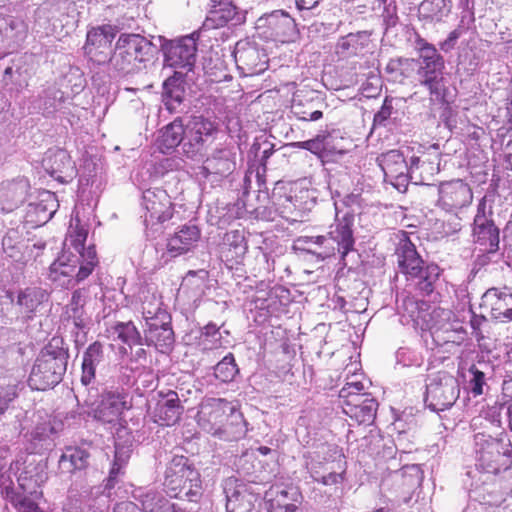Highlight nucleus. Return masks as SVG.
I'll return each mask as SVG.
<instances>
[{"label": "nucleus", "instance_id": "f257e3e1", "mask_svg": "<svg viewBox=\"0 0 512 512\" xmlns=\"http://www.w3.org/2000/svg\"><path fill=\"white\" fill-rule=\"evenodd\" d=\"M88 231L72 218L62 254L51 264L49 278L60 286L69 287L85 280L98 263L93 246L84 247Z\"/></svg>", "mask_w": 512, "mask_h": 512}, {"label": "nucleus", "instance_id": "f03ea898", "mask_svg": "<svg viewBox=\"0 0 512 512\" xmlns=\"http://www.w3.org/2000/svg\"><path fill=\"white\" fill-rule=\"evenodd\" d=\"M88 231L72 218L62 254L51 264L49 278L60 286L69 287L85 280L98 263L93 246L84 247Z\"/></svg>", "mask_w": 512, "mask_h": 512}, {"label": "nucleus", "instance_id": "7ed1b4c3", "mask_svg": "<svg viewBox=\"0 0 512 512\" xmlns=\"http://www.w3.org/2000/svg\"><path fill=\"white\" fill-rule=\"evenodd\" d=\"M197 423L203 431L224 440L241 439L247 432V423L236 404L222 398L203 400Z\"/></svg>", "mask_w": 512, "mask_h": 512}, {"label": "nucleus", "instance_id": "20e7f679", "mask_svg": "<svg viewBox=\"0 0 512 512\" xmlns=\"http://www.w3.org/2000/svg\"><path fill=\"white\" fill-rule=\"evenodd\" d=\"M163 485L171 497L188 501H196L202 491L199 472L184 456H175L168 463Z\"/></svg>", "mask_w": 512, "mask_h": 512}, {"label": "nucleus", "instance_id": "39448f33", "mask_svg": "<svg viewBox=\"0 0 512 512\" xmlns=\"http://www.w3.org/2000/svg\"><path fill=\"white\" fill-rule=\"evenodd\" d=\"M152 43L139 34H122L117 40L109 64L117 72L129 74L140 69L142 63L150 60Z\"/></svg>", "mask_w": 512, "mask_h": 512}, {"label": "nucleus", "instance_id": "423d86ee", "mask_svg": "<svg viewBox=\"0 0 512 512\" xmlns=\"http://www.w3.org/2000/svg\"><path fill=\"white\" fill-rule=\"evenodd\" d=\"M67 357L62 349L46 346L37 356L30 375L29 385L35 390H46L57 385L66 371Z\"/></svg>", "mask_w": 512, "mask_h": 512}, {"label": "nucleus", "instance_id": "0eeeda50", "mask_svg": "<svg viewBox=\"0 0 512 512\" xmlns=\"http://www.w3.org/2000/svg\"><path fill=\"white\" fill-rule=\"evenodd\" d=\"M476 467L487 474H497L511 465L509 444L485 434L475 435Z\"/></svg>", "mask_w": 512, "mask_h": 512}, {"label": "nucleus", "instance_id": "6e6552de", "mask_svg": "<svg viewBox=\"0 0 512 512\" xmlns=\"http://www.w3.org/2000/svg\"><path fill=\"white\" fill-rule=\"evenodd\" d=\"M186 141L182 149L191 159L203 157L207 147L212 143L217 133L216 125L201 116L193 117L185 130Z\"/></svg>", "mask_w": 512, "mask_h": 512}, {"label": "nucleus", "instance_id": "1a4fd4ad", "mask_svg": "<svg viewBox=\"0 0 512 512\" xmlns=\"http://www.w3.org/2000/svg\"><path fill=\"white\" fill-rule=\"evenodd\" d=\"M460 394L457 379L445 371L432 376L426 386V400L434 410L451 407Z\"/></svg>", "mask_w": 512, "mask_h": 512}, {"label": "nucleus", "instance_id": "9d476101", "mask_svg": "<svg viewBox=\"0 0 512 512\" xmlns=\"http://www.w3.org/2000/svg\"><path fill=\"white\" fill-rule=\"evenodd\" d=\"M45 468L43 463L27 458L23 462L17 460L12 463L9 472L16 477L18 487L23 494L40 498L42 492L39 488L47 478Z\"/></svg>", "mask_w": 512, "mask_h": 512}, {"label": "nucleus", "instance_id": "9b49d317", "mask_svg": "<svg viewBox=\"0 0 512 512\" xmlns=\"http://www.w3.org/2000/svg\"><path fill=\"white\" fill-rule=\"evenodd\" d=\"M142 206L145 210L144 223L147 228L157 231L155 226L170 220L173 205L170 196L163 189H148L143 192Z\"/></svg>", "mask_w": 512, "mask_h": 512}, {"label": "nucleus", "instance_id": "f8f14e48", "mask_svg": "<svg viewBox=\"0 0 512 512\" xmlns=\"http://www.w3.org/2000/svg\"><path fill=\"white\" fill-rule=\"evenodd\" d=\"M472 237L474 243L481 247L482 251L495 252L499 244V229L492 219V211L487 207L483 198L478 206L474 217Z\"/></svg>", "mask_w": 512, "mask_h": 512}, {"label": "nucleus", "instance_id": "ddd939ff", "mask_svg": "<svg viewBox=\"0 0 512 512\" xmlns=\"http://www.w3.org/2000/svg\"><path fill=\"white\" fill-rule=\"evenodd\" d=\"M452 312L444 308H434L431 312L422 313L418 316L422 320L421 329L430 331L437 343H448L454 341V334L459 329V323L452 321Z\"/></svg>", "mask_w": 512, "mask_h": 512}, {"label": "nucleus", "instance_id": "4468645a", "mask_svg": "<svg viewBox=\"0 0 512 512\" xmlns=\"http://www.w3.org/2000/svg\"><path fill=\"white\" fill-rule=\"evenodd\" d=\"M132 407L129 395L124 391H107L101 395L100 401L93 409V417L103 424L118 425L124 411Z\"/></svg>", "mask_w": 512, "mask_h": 512}, {"label": "nucleus", "instance_id": "2eb2a0df", "mask_svg": "<svg viewBox=\"0 0 512 512\" xmlns=\"http://www.w3.org/2000/svg\"><path fill=\"white\" fill-rule=\"evenodd\" d=\"M197 38L193 33L162 45L166 65L190 70L196 61Z\"/></svg>", "mask_w": 512, "mask_h": 512}, {"label": "nucleus", "instance_id": "dca6fc26", "mask_svg": "<svg viewBox=\"0 0 512 512\" xmlns=\"http://www.w3.org/2000/svg\"><path fill=\"white\" fill-rule=\"evenodd\" d=\"M233 54L236 66L244 76L257 75L267 69V55L253 42L238 41Z\"/></svg>", "mask_w": 512, "mask_h": 512}, {"label": "nucleus", "instance_id": "f3484780", "mask_svg": "<svg viewBox=\"0 0 512 512\" xmlns=\"http://www.w3.org/2000/svg\"><path fill=\"white\" fill-rule=\"evenodd\" d=\"M397 256L401 272L411 278L419 277L428 281L425 285L426 289L431 286L432 282L430 280V276L427 275L428 272L434 273L435 276H438L437 267H427L426 270L423 269L422 259L418 255L414 244L406 237L401 239L399 242Z\"/></svg>", "mask_w": 512, "mask_h": 512}, {"label": "nucleus", "instance_id": "a211bd4d", "mask_svg": "<svg viewBox=\"0 0 512 512\" xmlns=\"http://www.w3.org/2000/svg\"><path fill=\"white\" fill-rule=\"evenodd\" d=\"M437 204L448 212H456L471 204L473 193L470 186L462 180H452L440 184Z\"/></svg>", "mask_w": 512, "mask_h": 512}, {"label": "nucleus", "instance_id": "6ab92c4d", "mask_svg": "<svg viewBox=\"0 0 512 512\" xmlns=\"http://www.w3.org/2000/svg\"><path fill=\"white\" fill-rule=\"evenodd\" d=\"M379 165L386 181H389L397 190L406 189L409 181L410 164L408 165L404 151L390 150L381 155Z\"/></svg>", "mask_w": 512, "mask_h": 512}, {"label": "nucleus", "instance_id": "aec40b11", "mask_svg": "<svg viewBox=\"0 0 512 512\" xmlns=\"http://www.w3.org/2000/svg\"><path fill=\"white\" fill-rule=\"evenodd\" d=\"M480 308L494 320L510 322L512 321V293L507 289L490 288L483 294Z\"/></svg>", "mask_w": 512, "mask_h": 512}, {"label": "nucleus", "instance_id": "412c9836", "mask_svg": "<svg viewBox=\"0 0 512 512\" xmlns=\"http://www.w3.org/2000/svg\"><path fill=\"white\" fill-rule=\"evenodd\" d=\"M158 396L159 398L152 411L154 421L162 426L174 425L183 412L178 393L169 390L166 393L160 392Z\"/></svg>", "mask_w": 512, "mask_h": 512}, {"label": "nucleus", "instance_id": "4be33fe9", "mask_svg": "<svg viewBox=\"0 0 512 512\" xmlns=\"http://www.w3.org/2000/svg\"><path fill=\"white\" fill-rule=\"evenodd\" d=\"M201 232L196 225H183L167 238L166 251L170 257H177L194 249Z\"/></svg>", "mask_w": 512, "mask_h": 512}, {"label": "nucleus", "instance_id": "5701e85b", "mask_svg": "<svg viewBox=\"0 0 512 512\" xmlns=\"http://www.w3.org/2000/svg\"><path fill=\"white\" fill-rule=\"evenodd\" d=\"M46 172L61 183L69 182L75 175V165L69 154L64 150L49 152L43 159Z\"/></svg>", "mask_w": 512, "mask_h": 512}, {"label": "nucleus", "instance_id": "b1692460", "mask_svg": "<svg viewBox=\"0 0 512 512\" xmlns=\"http://www.w3.org/2000/svg\"><path fill=\"white\" fill-rule=\"evenodd\" d=\"M439 171L440 156L436 151L412 156L410 159L409 179L415 184H425Z\"/></svg>", "mask_w": 512, "mask_h": 512}, {"label": "nucleus", "instance_id": "393cba45", "mask_svg": "<svg viewBox=\"0 0 512 512\" xmlns=\"http://www.w3.org/2000/svg\"><path fill=\"white\" fill-rule=\"evenodd\" d=\"M264 20L270 36L278 42L288 43L295 40L297 36L296 25L294 19L283 11H274L267 15Z\"/></svg>", "mask_w": 512, "mask_h": 512}, {"label": "nucleus", "instance_id": "a878e982", "mask_svg": "<svg viewBox=\"0 0 512 512\" xmlns=\"http://www.w3.org/2000/svg\"><path fill=\"white\" fill-rule=\"evenodd\" d=\"M238 16L237 7L231 0H211V7L203 22V27L207 30L218 29L236 19L239 20Z\"/></svg>", "mask_w": 512, "mask_h": 512}, {"label": "nucleus", "instance_id": "bb28decb", "mask_svg": "<svg viewBox=\"0 0 512 512\" xmlns=\"http://www.w3.org/2000/svg\"><path fill=\"white\" fill-rule=\"evenodd\" d=\"M26 26L24 22L11 17H0V58L8 50L14 49L24 39Z\"/></svg>", "mask_w": 512, "mask_h": 512}, {"label": "nucleus", "instance_id": "cd10ccee", "mask_svg": "<svg viewBox=\"0 0 512 512\" xmlns=\"http://www.w3.org/2000/svg\"><path fill=\"white\" fill-rule=\"evenodd\" d=\"M58 204L54 193L43 191L39 194V200L30 203L26 213V220L37 226L47 223L55 214Z\"/></svg>", "mask_w": 512, "mask_h": 512}, {"label": "nucleus", "instance_id": "c85d7f7f", "mask_svg": "<svg viewBox=\"0 0 512 512\" xmlns=\"http://www.w3.org/2000/svg\"><path fill=\"white\" fill-rule=\"evenodd\" d=\"M345 414L354 418L358 423H370L374 420L378 404L375 399L365 396L360 400L344 399Z\"/></svg>", "mask_w": 512, "mask_h": 512}, {"label": "nucleus", "instance_id": "c756f323", "mask_svg": "<svg viewBox=\"0 0 512 512\" xmlns=\"http://www.w3.org/2000/svg\"><path fill=\"white\" fill-rule=\"evenodd\" d=\"M28 191L26 181L0 185V206L3 212H11L25 200Z\"/></svg>", "mask_w": 512, "mask_h": 512}, {"label": "nucleus", "instance_id": "7c9ffc66", "mask_svg": "<svg viewBox=\"0 0 512 512\" xmlns=\"http://www.w3.org/2000/svg\"><path fill=\"white\" fill-rule=\"evenodd\" d=\"M444 63L418 62L417 77L419 83L425 86L431 95L440 94V84Z\"/></svg>", "mask_w": 512, "mask_h": 512}, {"label": "nucleus", "instance_id": "2f4dec72", "mask_svg": "<svg viewBox=\"0 0 512 512\" xmlns=\"http://www.w3.org/2000/svg\"><path fill=\"white\" fill-rule=\"evenodd\" d=\"M104 360V348L100 342L90 344L83 353L81 382L90 384L96 375V367Z\"/></svg>", "mask_w": 512, "mask_h": 512}, {"label": "nucleus", "instance_id": "473e14b6", "mask_svg": "<svg viewBox=\"0 0 512 512\" xmlns=\"http://www.w3.org/2000/svg\"><path fill=\"white\" fill-rule=\"evenodd\" d=\"M185 128L180 119L164 126L157 137V147L162 153L173 151L184 139Z\"/></svg>", "mask_w": 512, "mask_h": 512}, {"label": "nucleus", "instance_id": "72a5a7b5", "mask_svg": "<svg viewBox=\"0 0 512 512\" xmlns=\"http://www.w3.org/2000/svg\"><path fill=\"white\" fill-rule=\"evenodd\" d=\"M154 325H146V339L153 343L161 352L167 351L174 342V333L169 324V319L162 322H154Z\"/></svg>", "mask_w": 512, "mask_h": 512}, {"label": "nucleus", "instance_id": "f704fd0d", "mask_svg": "<svg viewBox=\"0 0 512 512\" xmlns=\"http://www.w3.org/2000/svg\"><path fill=\"white\" fill-rule=\"evenodd\" d=\"M258 497L249 492L246 487L240 486L232 494L227 495V512H257L255 503Z\"/></svg>", "mask_w": 512, "mask_h": 512}, {"label": "nucleus", "instance_id": "c9c22d12", "mask_svg": "<svg viewBox=\"0 0 512 512\" xmlns=\"http://www.w3.org/2000/svg\"><path fill=\"white\" fill-rule=\"evenodd\" d=\"M293 146L308 150L321 159L328 158L334 154L342 155L344 153L342 149H337L331 145L330 136L325 134H319L307 141L295 142Z\"/></svg>", "mask_w": 512, "mask_h": 512}, {"label": "nucleus", "instance_id": "e433bc0d", "mask_svg": "<svg viewBox=\"0 0 512 512\" xmlns=\"http://www.w3.org/2000/svg\"><path fill=\"white\" fill-rule=\"evenodd\" d=\"M204 163L206 170L218 175L229 174L235 168L234 154L228 148L215 150Z\"/></svg>", "mask_w": 512, "mask_h": 512}, {"label": "nucleus", "instance_id": "4c0bfd02", "mask_svg": "<svg viewBox=\"0 0 512 512\" xmlns=\"http://www.w3.org/2000/svg\"><path fill=\"white\" fill-rule=\"evenodd\" d=\"M353 216L345 214L341 220H338L335 229L329 232L331 238L337 242L339 251L345 256L352 248L354 244L352 234Z\"/></svg>", "mask_w": 512, "mask_h": 512}, {"label": "nucleus", "instance_id": "58836bf2", "mask_svg": "<svg viewBox=\"0 0 512 512\" xmlns=\"http://www.w3.org/2000/svg\"><path fill=\"white\" fill-rule=\"evenodd\" d=\"M141 313L146 325H154V322H164L169 319L167 312L162 308L161 297L151 293L143 297Z\"/></svg>", "mask_w": 512, "mask_h": 512}, {"label": "nucleus", "instance_id": "ea45409f", "mask_svg": "<svg viewBox=\"0 0 512 512\" xmlns=\"http://www.w3.org/2000/svg\"><path fill=\"white\" fill-rule=\"evenodd\" d=\"M135 498L139 499L145 512H186L154 491L146 493L140 491Z\"/></svg>", "mask_w": 512, "mask_h": 512}, {"label": "nucleus", "instance_id": "a19ab883", "mask_svg": "<svg viewBox=\"0 0 512 512\" xmlns=\"http://www.w3.org/2000/svg\"><path fill=\"white\" fill-rule=\"evenodd\" d=\"M108 337L113 341H121L124 344L140 345L142 338L137 327L132 321L118 322L107 329Z\"/></svg>", "mask_w": 512, "mask_h": 512}, {"label": "nucleus", "instance_id": "79ce46f5", "mask_svg": "<svg viewBox=\"0 0 512 512\" xmlns=\"http://www.w3.org/2000/svg\"><path fill=\"white\" fill-rule=\"evenodd\" d=\"M451 0H424L419 7V15L432 22H440L451 12Z\"/></svg>", "mask_w": 512, "mask_h": 512}, {"label": "nucleus", "instance_id": "37998d69", "mask_svg": "<svg viewBox=\"0 0 512 512\" xmlns=\"http://www.w3.org/2000/svg\"><path fill=\"white\" fill-rule=\"evenodd\" d=\"M335 453L338 454V460L336 461V470H333L335 467H327L325 470L327 471L326 474H320L318 471H311V476L314 479V481L319 482L325 486H337L339 484H342L345 480V461L344 456L337 451V448L335 447Z\"/></svg>", "mask_w": 512, "mask_h": 512}, {"label": "nucleus", "instance_id": "c03bdc74", "mask_svg": "<svg viewBox=\"0 0 512 512\" xmlns=\"http://www.w3.org/2000/svg\"><path fill=\"white\" fill-rule=\"evenodd\" d=\"M89 456L90 454L83 448L67 447L60 457V468L67 472L84 469L88 465Z\"/></svg>", "mask_w": 512, "mask_h": 512}, {"label": "nucleus", "instance_id": "a18cd8bd", "mask_svg": "<svg viewBox=\"0 0 512 512\" xmlns=\"http://www.w3.org/2000/svg\"><path fill=\"white\" fill-rule=\"evenodd\" d=\"M86 296L84 291L75 290L70 303L66 307V315L71 319L75 327L83 329L87 324V317L84 310Z\"/></svg>", "mask_w": 512, "mask_h": 512}, {"label": "nucleus", "instance_id": "49530a36", "mask_svg": "<svg viewBox=\"0 0 512 512\" xmlns=\"http://www.w3.org/2000/svg\"><path fill=\"white\" fill-rule=\"evenodd\" d=\"M114 38L115 32L111 26L93 28L87 33L84 49L89 47L110 49Z\"/></svg>", "mask_w": 512, "mask_h": 512}, {"label": "nucleus", "instance_id": "de8ad7c7", "mask_svg": "<svg viewBox=\"0 0 512 512\" xmlns=\"http://www.w3.org/2000/svg\"><path fill=\"white\" fill-rule=\"evenodd\" d=\"M47 299V294L40 288H27L18 295L17 303L25 313L34 312L37 307Z\"/></svg>", "mask_w": 512, "mask_h": 512}, {"label": "nucleus", "instance_id": "09e8293b", "mask_svg": "<svg viewBox=\"0 0 512 512\" xmlns=\"http://www.w3.org/2000/svg\"><path fill=\"white\" fill-rule=\"evenodd\" d=\"M363 40H367L364 34H348L338 40L336 52L341 56L356 55L364 47Z\"/></svg>", "mask_w": 512, "mask_h": 512}, {"label": "nucleus", "instance_id": "8fccbe9b", "mask_svg": "<svg viewBox=\"0 0 512 512\" xmlns=\"http://www.w3.org/2000/svg\"><path fill=\"white\" fill-rule=\"evenodd\" d=\"M207 279V272L200 270L198 272L190 271L183 279L181 289L190 291L193 296L200 297L205 291V283Z\"/></svg>", "mask_w": 512, "mask_h": 512}, {"label": "nucleus", "instance_id": "3c124183", "mask_svg": "<svg viewBox=\"0 0 512 512\" xmlns=\"http://www.w3.org/2000/svg\"><path fill=\"white\" fill-rule=\"evenodd\" d=\"M199 345L203 350H215L223 347L222 334L215 324H208L204 327Z\"/></svg>", "mask_w": 512, "mask_h": 512}, {"label": "nucleus", "instance_id": "603ef678", "mask_svg": "<svg viewBox=\"0 0 512 512\" xmlns=\"http://www.w3.org/2000/svg\"><path fill=\"white\" fill-rule=\"evenodd\" d=\"M224 243L229 246L230 251H233L234 255L232 258H235L236 261L241 259L247 252L244 234L239 230L227 232L224 237Z\"/></svg>", "mask_w": 512, "mask_h": 512}, {"label": "nucleus", "instance_id": "864d4df0", "mask_svg": "<svg viewBox=\"0 0 512 512\" xmlns=\"http://www.w3.org/2000/svg\"><path fill=\"white\" fill-rule=\"evenodd\" d=\"M237 373L238 368L231 353L226 355L214 368L215 377L222 382L233 380Z\"/></svg>", "mask_w": 512, "mask_h": 512}, {"label": "nucleus", "instance_id": "5fc2aeb1", "mask_svg": "<svg viewBox=\"0 0 512 512\" xmlns=\"http://www.w3.org/2000/svg\"><path fill=\"white\" fill-rule=\"evenodd\" d=\"M7 498L14 505V507L18 510V512H42L38 505L35 503L37 498L31 496V498L20 495L18 492L7 490Z\"/></svg>", "mask_w": 512, "mask_h": 512}, {"label": "nucleus", "instance_id": "6e6d98bb", "mask_svg": "<svg viewBox=\"0 0 512 512\" xmlns=\"http://www.w3.org/2000/svg\"><path fill=\"white\" fill-rule=\"evenodd\" d=\"M408 59H391L385 67L386 73L393 81L401 82L406 77L405 71L410 67L411 63Z\"/></svg>", "mask_w": 512, "mask_h": 512}, {"label": "nucleus", "instance_id": "4d7b16f0", "mask_svg": "<svg viewBox=\"0 0 512 512\" xmlns=\"http://www.w3.org/2000/svg\"><path fill=\"white\" fill-rule=\"evenodd\" d=\"M3 82L6 86L12 85L17 91H20L24 87H27L28 77L19 69L14 70L12 67H7L4 71Z\"/></svg>", "mask_w": 512, "mask_h": 512}, {"label": "nucleus", "instance_id": "13d9d810", "mask_svg": "<svg viewBox=\"0 0 512 512\" xmlns=\"http://www.w3.org/2000/svg\"><path fill=\"white\" fill-rule=\"evenodd\" d=\"M130 458V449L128 447L116 446L115 457L112 468L110 470V479H114L120 472L121 469L127 464Z\"/></svg>", "mask_w": 512, "mask_h": 512}, {"label": "nucleus", "instance_id": "bf43d9fd", "mask_svg": "<svg viewBox=\"0 0 512 512\" xmlns=\"http://www.w3.org/2000/svg\"><path fill=\"white\" fill-rule=\"evenodd\" d=\"M417 45L420 53L418 62L444 63L442 56L437 52L434 46L424 40H420Z\"/></svg>", "mask_w": 512, "mask_h": 512}, {"label": "nucleus", "instance_id": "052dcab7", "mask_svg": "<svg viewBox=\"0 0 512 512\" xmlns=\"http://www.w3.org/2000/svg\"><path fill=\"white\" fill-rule=\"evenodd\" d=\"M291 112L296 118L302 121H317L322 118V112L320 110H306L304 109L301 102L296 100L291 105Z\"/></svg>", "mask_w": 512, "mask_h": 512}, {"label": "nucleus", "instance_id": "680f3d73", "mask_svg": "<svg viewBox=\"0 0 512 512\" xmlns=\"http://www.w3.org/2000/svg\"><path fill=\"white\" fill-rule=\"evenodd\" d=\"M17 385H0V415L9 407L10 403L17 397Z\"/></svg>", "mask_w": 512, "mask_h": 512}, {"label": "nucleus", "instance_id": "e2e57ef3", "mask_svg": "<svg viewBox=\"0 0 512 512\" xmlns=\"http://www.w3.org/2000/svg\"><path fill=\"white\" fill-rule=\"evenodd\" d=\"M469 373L471 374V378L469 380V385L471 392L474 396H479L483 393V386L485 384V375L483 372L479 371L475 365H472L469 369Z\"/></svg>", "mask_w": 512, "mask_h": 512}, {"label": "nucleus", "instance_id": "0e129e2a", "mask_svg": "<svg viewBox=\"0 0 512 512\" xmlns=\"http://www.w3.org/2000/svg\"><path fill=\"white\" fill-rule=\"evenodd\" d=\"M359 388H365L364 382H363V375L353 373L351 376H347L346 383L340 390L339 396L342 399H348L350 396L354 393V391H351V387H358Z\"/></svg>", "mask_w": 512, "mask_h": 512}, {"label": "nucleus", "instance_id": "69168bd1", "mask_svg": "<svg viewBox=\"0 0 512 512\" xmlns=\"http://www.w3.org/2000/svg\"><path fill=\"white\" fill-rule=\"evenodd\" d=\"M85 53L90 58L91 61L98 65L109 63L110 58V49H103V48H94L89 47L85 48Z\"/></svg>", "mask_w": 512, "mask_h": 512}, {"label": "nucleus", "instance_id": "338daca9", "mask_svg": "<svg viewBox=\"0 0 512 512\" xmlns=\"http://www.w3.org/2000/svg\"><path fill=\"white\" fill-rule=\"evenodd\" d=\"M54 431L49 422H43L37 425L31 432V437L35 441H45Z\"/></svg>", "mask_w": 512, "mask_h": 512}, {"label": "nucleus", "instance_id": "774afa93", "mask_svg": "<svg viewBox=\"0 0 512 512\" xmlns=\"http://www.w3.org/2000/svg\"><path fill=\"white\" fill-rule=\"evenodd\" d=\"M393 99L385 98L381 109L375 114L374 122L376 124H383L393 112Z\"/></svg>", "mask_w": 512, "mask_h": 512}]
</instances>
